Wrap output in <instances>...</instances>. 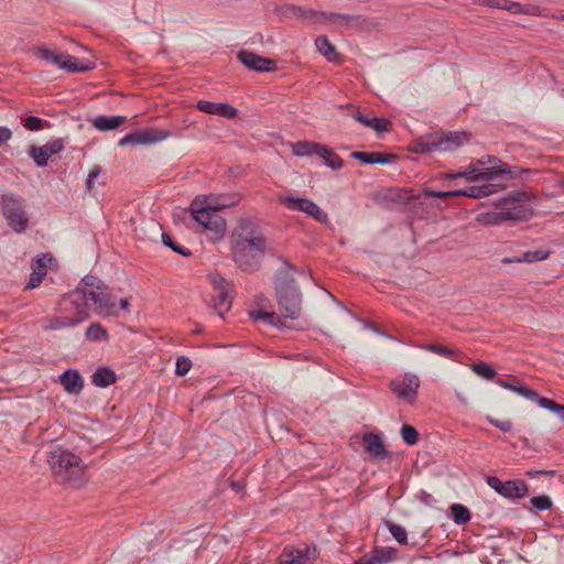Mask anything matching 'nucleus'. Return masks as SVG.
<instances>
[{"mask_svg": "<svg viewBox=\"0 0 564 564\" xmlns=\"http://www.w3.org/2000/svg\"><path fill=\"white\" fill-rule=\"evenodd\" d=\"M481 160H484L486 163H485V166H494V165H497L501 169H506V164H503L499 159H497L496 156H487V158H482Z\"/></svg>", "mask_w": 564, "mask_h": 564, "instance_id": "864d4df0", "label": "nucleus"}, {"mask_svg": "<svg viewBox=\"0 0 564 564\" xmlns=\"http://www.w3.org/2000/svg\"><path fill=\"white\" fill-rule=\"evenodd\" d=\"M423 348L427 351L437 354L445 358L455 359L456 351L446 346L436 345V344H427V345L423 346Z\"/></svg>", "mask_w": 564, "mask_h": 564, "instance_id": "79ce46f5", "label": "nucleus"}, {"mask_svg": "<svg viewBox=\"0 0 564 564\" xmlns=\"http://www.w3.org/2000/svg\"><path fill=\"white\" fill-rule=\"evenodd\" d=\"M88 300L94 302L97 314L101 316L118 315V305L106 285L99 291L76 289L64 295L65 304L69 303L72 306L79 308L88 310Z\"/></svg>", "mask_w": 564, "mask_h": 564, "instance_id": "39448f33", "label": "nucleus"}, {"mask_svg": "<svg viewBox=\"0 0 564 564\" xmlns=\"http://www.w3.org/2000/svg\"><path fill=\"white\" fill-rule=\"evenodd\" d=\"M129 300L128 299H121L120 302H119V306H118V311L119 310H123V311H128L129 310Z\"/></svg>", "mask_w": 564, "mask_h": 564, "instance_id": "052dcab7", "label": "nucleus"}, {"mask_svg": "<svg viewBox=\"0 0 564 564\" xmlns=\"http://www.w3.org/2000/svg\"><path fill=\"white\" fill-rule=\"evenodd\" d=\"M549 257V251L540 249L533 251H527L521 257H508L502 260L503 263H532L536 261L545 260Z\"/></svg>", "mask_w": 564, "mask_h": 564, "instance_id": "cd10ccee", "label": "nucleus"}, {"mask_svg": "<svg viewBox=\"0 0 564 564\" xmlns=\"http://www.w3.org/2000/svg\"><path fill=\"white\" fill-rule=\"evenodd\" d=\"M390 121L383 118L369 117L366 121L365 127L371 128L377 132H384L390 129Z\"/></svg>", "mask_w": 564, "mask_h": 564, "instance_id": "c03bdc74", "label": "nucleus"}, {"mask_svg": "<svg viewBox=\"0 0 564 564\" xmlns=\"http://www.w3.org/2000/svg\"><path fill=\"white\" fill-rule=\"evenodd\" d=\"M36 54L40 58H43V59L47 61L48 63L59 67L63 54L50 51L45 47H39L36 51Z\"/></svg>", "mask_w": 564, "mask_h": 564, "instance_id": "a19ab883", "label": "nucleus"}, {"mask_svg": "<svg viewBox=\"0 0 564 564\" xmlns=\"http://www.w3.org/2000/svg\"><path fill=\"white\" fill-rule=\"evenodd\" d=\"M204 204L205 200H193L189 207L191 214L204 229L212 231L217 240L226 231V220L215 210H208V206Z\"/></svg>", "mask_w": 564, "mask_h": 564, "instance_id": "6e6552de", "label": "nucleus"}, {"mask_svg": "<svg viewBox=\"0 0 564 564\" xmlns=\"http://www.w3.org/2000/svg\"><path fill=\"white\" fill-rule=\"evenodd\" d=\"M392 560V553L386 549H376L373 552L361 556L354 564H387Z\"/></svg>", "mask_w": 564, "mask_h": 564, "instance_id": "bb28decb", "label": "nucleus"}, {"mask_svg": "<svg viewBox=\"0 0 564 564\" xmlns=\"http://www.w3.org/2000/svg\"><path fill=\"white\" fill-rule=\"evenodd\" d=\"M94 183H95V180L90 178V177H87L86 180V188L87 191H91L94 188Z\"/></svg>", "mask_w": 564, "mask_h": 564, "instance_id": "e2e57ef3", "label": "nucleus"}, {"mask_svg": "<svg viewBox=\"0 0 564 564\" xmlns=\"http://www.w3.org/2000/svg\"><path fill=\"white\" fill-rule=\"evenodd\" d=\"M105 286V283L94 275H86L83 278L79 286L77 289L84 290H96L99 291Z\"/></svg>", "mask_w": 564, "mask_h": 564, "instance_id": "a18cd8bd", "label": "nucleus"}, {"mask_svg": "<svg viewBox=\"0 0 564 564\" xmlns=\"http://www.w3.org/2000/svg\"><path fill=\"white\" fill-rule=\"evenodd\" d=\"M286 264V270L280 272L276 282L279 311L285 318L297 319L301 315L302 296L295 285V269Z\"/></svg>", "mask_w": 564, "mask_h": 564, "instance_id": "20e7f679", "label": "nucleus"}, {"mask_svg": "<svg viewBox=\"0 0 564 564\" xmlns=\"http://www.w3.org/2000/svg\"><path fill=\"white\" fill-rule=\"evenodd\" d=\"M531 505L538 510H547L552 506V501L549 496H536L531 498Z\"/></svg>", "mask_w": 564, "mask_h": 564, "instance_id": "3c124183", "label": "nucleus"}, {"mask_svg": "<svg viewBox=\"0 0 564 564\" xmlns=\"http://www.w3.org/2000/svg\"><path fill=\"white\" fill-rule=\"evenodd\" d=\"M234 261L247 272L254 271L267 251V239L260 227L250 219H242L231 234Z\"/></svg>", "mask_w": 564, "mask_h": 564, "instance_id": "f03ea898", "label": "nucleus"}, {"mask_svg": "<svg viewBox=\"0 0 564 564\" xmlns=\"http://www.w3.org/2000/svg\"><path fill=\"white\" fill-rule=\"evenodd\" d=\"M292 152L296 156H307L312 154H327L326 148L310 141H299L292 144Z\"/></svg>", "mask_w": 564, "mask_h": 564, "instance_id": "a878e982", "label": "nucleus"}, {"mask_svg": "<svg viewBox=\"0 0 564 564\" xmlns=\"http://www.w3.org/2000/svg\"><path fill=\"white\" fill-rule=\"evenodd\" d=\"M412 150L416 153L437 152L433 134H429L419 139L412 145Z\"/></svg>", "mask_w": 564, "mask_h": 564, "instance_id": "473e14b6", "label": "nucleus"}, {"mask_svg": "<svg viewBox=\"0 0 564 564\" xmlns=\"http://www.w3.org/2000/svg\"><path fill=\"white\" fill-rule=\"evenodd\" d=\"M484 160H478L476 163H473L465 167L463 171L457 173H447L446 177L456 178L464 177L468 182L479 183L485 182L481 185H473L463 189L449 191V192H437L432 189H424L417 198L421 196L425 197H454V196H466L471 198H481L489 196L496 193L499 188L503 187V184L499 182V180L510 174L508 169H501L497 165L494 166H485Z\"/></svg>", "mask_w": 564, "mask_h": 564, "instance_id": "f257e3e1", "label": "nucleus"}, {"mask_svg": "<svg viewBox=\"0 0 564 564\" xmlns=\"http://www.w3.org/2000/svg\"><path fill=\"white\" fill-rule=\"evenodd\" d=\"M352 118L360 122L361 124L365 126L366 121L369 120V116L367 115H364L361 111L357 110L354 115H352Z\"/></svg>", "mask_w": 564, "mask_h": 564, "instance_id": "6e6d98bb", "label": "nucleus"}, {"mask_svg": "<svg viewBox=\"0 0 564 564\" xmlns=\"http://www.w3.org/2000/svg\"><path fill=\"white\" fill-rule=\"evenodd\" d=\"M45 121L39 117L30 116L23 121V126L31 131H39L44 128Z\"/></svg>", "mask_w": 564, "mask_h": 564, "instance_id": "09e8293b", "label": "nucleus"}, {"mask_svg": "<svg viewBox=\"0 0 564 564\" xmlns=\"http://www.w3.org/2000/svg\"><path fill=\"white\" fill-rule=\"evenodd\" d=\"M497 383H498L500 387H502V388H505V389H508V390H510V391H513V392H516V389H517V387H518V386L511 384L510 382H508V381H506V380H503V379H498V380H497Z\"/></svg>", "mask_w": 564, "mask_h": 564, "instance_id": "4d7b16f0", "label": "nucleus"}, {"mask_svg": "<svg viewBox=\"0 0 564 564\" xmlns=\"http://www.w3.org/2000/svg\"><path fill=\"white\" fill-rule=\"evenodd\" d=\"M59 382L69 394H79L84 388V379L77 370H66L59 377Z\"/></svg>", "mask_w": 564, "mask_h": 564, "instance_id": "b1692460", "label": "nucleus"}, {"mask_svg": "<svg viewBox=\"0 0 564 564\" xmlns=\"http://www.w3.org/2000/svg\"><path fill=\"white\" fill-rule=\"evenodd\" d=\"M281 204L285 205L291 210L303 212L310 217L319 223H326L328 219L327 214L313 200L308 198H296L293 196H285L280 198Z\"/></svg>", "mask_w": 564, "mask_h": 564, "instance_id": "ddd939ff", "label": "nucleus"}, {"mask_svg": "<svg viewBox=\"0 0 564 564\" xmlns=\"http://www.w3.org/2000/svg\"><path fill=\"white\" fill-rule=\"evenodd\" d=\"M95 62L88 58H79L68 54L62 55L59 68L69 73H84L95 68Z\"/></svg>", "mask_w": 564, "mask_h": 564, "instance_id": "412c9836", "label": "nucleus"}, {"mask_svg": "<svg viewBox=\"0 0 564 564\" xmlns=\"http://www.w3.org/2000/svg\"><path fill=\"white\" fill-rule=\"evenodd\" d=\"M62 311L65 313L74 311V315L48 317L45 322V329L59 330L67 327H75L90 316L89 310L83 307H74L69 303L65 304L64 300L62 301Z\"/></svg>", "mask_w": 564, "mask_h": 564, "instance_id": "9d476101", "label": "nucleus"}, {"mask_svg": "<svg viewBox=\"0 0 564 564\" xmlns=\"http://www.w3.org/2000/svg\"><path fill=\"white\" fill-rule=\"evenodd\" d=\"M354 159L359 160L362 163L371 164V163H387L384 154L378 152H352L350 154Z\"/></svg>", "mask_w": 564, "mask_h": 564, "instance_id": "f704fd0d", "label": "nucleus"}, {"mask_svg": "<svg viewBox=\"0 0 564 564\" xmlns=\"http://www.w3.org/2000/svg\"><path fill=\"white\" fill-rule=\"evenodd\" d=\"M1 208L8 225L17 232H22L29 225V218L25 212L24 199L13 195L2 196Z\"/></svg>", "mask_w": 564, "mask_h": 564, "instance_id": "1a4fd4ad", "label": "nucleus"}, {"mask_svg": "<svg viewBox=\"0 0 564 564\" xmlns=\"http://www.w3.org/2000/svg\"><path fill=\"white\" fill-rule=\"evenodd\" d=\"M94 183H95V180L90 178V177H87L86 180V188L87 191H91L94 188Z\"/></svg>", "mask_w": 564, "mask_h": 564, "instance_id": "0e129e2a", "label": "nucleus"}, {"mask_svg": "<svg viewBox=\"0 0 564 564\" xmlns=\"http://www.w3.org/2000/svg\"><path fill=\"white\" fill-rule=\"evenodd\" d=\"M238 58L248 68L258 72H271L276 67L274 61L262 57L249 51L239 52Z\"/></svg>", "mask_w": 564, "mask_h": 564, "instance_id": "aec40b11", "label": "nucleus"}, {"mask_svg": "<svg viewBox=\"0 0 564 564\" xmlns=\"http://www.w3.org/2000/svg\"><path fill=\"white\" fill-rule=\"evenodd\" d=\"M232 488H234L235 490H238L239 485H238V484H236V482H234V484H232Z\"/></svg>", "mask_w": 564, "mask_h": 564, "instance_id": "774afa93", "label": "nucleus"}, {"mask_svg": "<svg viewBox=\"0 0 564 564\" xmlns=\"http://www.w3.org/2000/svg\"><path fill=\"white\" fill-rule=\"evenodd\" d=\"M539 405L552 413H554L561 421L564 422V405H561L552 399L541 398Z\"/></svg>", "mask_w": 564, "mask_h": 564, "instance_id": "4c0bfd02", "label": "nucleus"}, {"mask_svg": "<svg viewBox=\"0 0 564 564\" xmlns=\"http://www.w3.org/2000/svg\"><path fill=\"white\" fill-rule=\"evenodd\" d=\"M555 18H556V19H560V20H562V21H564V13H563V14H561V15H556Z\"/></svg>", "mask_w": 564, "mask_h": 564, "instance_id": "338daca9", "label": "nucleus"}, {"mask_svg": "<svg viewBox=\"0 0 564 564\" xmlns=\"http://www.w3.org/2000/svg\"><path fill=\"white\" fill-rule=\"evenodd\" d=\"M488 422L501 430L502 432H510L512 429V422L510 420H499L495 417H488Z\"/></svg>", "mask_w": 564, "mask_h": 564, "instance_id": "603ef678", "label": "nucleus"}, {"mask_svg": "<svg viewBox=\"0 0 564 564\" xmlns=\"http://www.w3.org/2000/svg\"><path fill=\"white\" fill-rule=\"evenodd\" d=\"M64 142L62 139L52 140L44 145H30L28 150L29 156L36 163L37 166H46L48 160L62 152Z\"/></svg>", "mask_w": 564, "mask_h": 564, "instance_id": "f3484780", "label": "nucleus"}, {"mask_svg": "<svg viewBox=\"0 0 564 564\" xmlns=\"http://www.w3.org/2000/svg\"><path fill=\"white\" fill-rule=\"evenodd\" d=\"M544 473H545V471H543V470L534 471V475H535V474H536V475H538V474H544ZM528 475H533V473L529 471V473H528Z\"/></svg>", "mask_w": 564, "mask_h": 564, "instance_id": "69168bd1", "label": "nucleus"}, {"mask_svg": "<svg viewBox=\"0 0 564 564\" xmlns=\"http://www.w3.org/2000/svg\"><path fill=\"white\" fill-rule=\"evenodd\" d=\"M533 208L530 196L525 192H512L505 199L499 212L485 215V223L498 225L505 220H527L531 217Z\"/></svg>", "mask_w": 564, "mask_h": 564, "instance_id": "423d86ee", "label": "nucleus"}, {"mask_svg": "<svg viewBox=\"0 0 564 564\" xmlns=\"http://www.w3.org/2000/svg\"><path fill=\"white\" fill-rule=\"evenodd\" d=\"M317 556L318 551L315 546L307 544L297 547L286 546L279 557V564H314Z\"/></svg>", "mask_w": 564, "mask_h": 564, "instance_id": "f8f14e48", "label": "nucleus"}, {"mask_svg": "<svg viewBox=\"0 0 564 564\" xmlns=\"http://www.w3.org/2000/svg\"><path fill=\"white\" fill-rule=\"evenodd\" d=\"M401 436H402V440L408 445H415L419 441V433H417L416 429L409 424L402 425Z\"/></svg>", "mask_w": 564, "mask_h": 564, "instance_id": "37998d69", "label": "nucleus"}, {"mask_svg": "<svg viewBox=\"0 0 564 564\" xmlns=\"http://www.w3.org/2000/svg\"><path fill=\"white\" fill-rule=\"evenodd\" d=\"M392 391L400 398L412 403L417 395L420 379L416 375L405 373L390 382Z\"/></svg>", "mask_w": 564, "mask_h": 564, "instance_id": "dca6fc26", "label": "nucleus"}, {"mask_svg": "<svg viewBox=\"0 0 564 564\" xmlns=\"http://www.w3.org/2000/svg\"><path fill=\"white\" fill-rule=\"evenodd\" d=\"M55 477L62 482L80 486L85 481V466L74 453L62 447H54L46 459Z\"/></svg>", "mask_w": 564, "mask_h": 564, "instance_id": "7ed1b4c3", "label": "nucleus"}, {"mask_svg": "<svg viewBox=\"0 0 564 564\" xmlns=\"http://www.w3.org/2000/svg\"><path fill=\"white\" fill-rule=\"evenodd\" d=\"M174 251L183 254V256H187L188 253L185 251V249L176 243H174V248H172Z\"/></svg>", "mask_w": 564, "mask_h": 564, "instance_id": "680f3d73", "label": "nucleus"}, {"mask_svg": "<svg viewBox=\"0 0 564 564\" xmlns=\"http://www.w3.org/2000/svg\"><path fill=\"white\" fill-rule=\"evenodd\" d=\"M126 120L123 116H98L93 120V126L100 131H108L120 127Z\"/></svg>", "mask_w": 564, "mask_h": 564, "instance_id": "c85d7f7f", "label": "nucleus"}, {"mask_svg": "<svg viewBox=\"0 0 564 564\" xmlns=\"http://www.w3.org/2000/svg\"><path fill=\"white\" fill-rule=\"evenodd\" d=\"M215 291L214 307L218 315L223 317L231 307V295L229 293V284L223 278L214 279Z\"/></svg>", "mask_w": 564, "mask_h": 564, "instance_id": "6ab92c4d", "label": "nucleus"}, {"mask_svg": "<svg viewBox=\"0 0 564 564\" xmlns=\"http://www.w3.org/2000/svg\"><path fill=\"white\" fill-rule=\"evenodd\" d=\"M284 17H296L310 20L315 23L330 22L339 26H357L361 22L360 17L338 14V13H324L314 12L312 10L302 9L295 6H286L282 10Z\"/></svg>", "mask_w": 564, "mask_h": 564, "instance_id": "0eeeda50", "label": "nucleus"}, {"mask_svg": "<svg viewBox=\"0 0 564 564\" xmlns=\"http://www.w3.org/2000/svg\"><path fill=\"white\" fill-rule=\"evenodd\" d=\"M46 275V265L42 259H37L34 267L33 272L31 274L30 282L28 288L34 289L42 282V279Z\"/></svg>", "mask_w": 564, "mask_h": 564, "instance_id": "c9c22d12", "label": "nucleus"}, {"mask_svg": "<svg viewBox=\"0 0 564 564\" xmlns=\"http://www.w3.org/2000/svg\"><path fill=\"white\" fill-rule=\"evenodd\" d=\"M364 446L366 452L375 459H383L387 457L388 452L384 447L383 441L379 435L368 433L364 435Z\"/></svg>", "mask_w": 564, "mask_h": 564, "instance_id": "5701e85b", "label": "nucleus"}, {"mask_svg": "<svg viewBox=\"0 0 564 564\" xmlns=\"http://www.w3.org/2000/svg\"><path fill=\"white\" fill-rule=\"evenodd\" d=\"M192 367V361L186 357H178L176 360L175 372L177 376H185L188 373Z\"/></svg>", "mask_w": 564, "mask_h": 564, "instance_id": "8fccbe9b", "label": "nucleus"}, {"mask_svg": "<svg viewBox=\"0 0 564 564\" xmlns=\"http://www.w3.org/2000/svg\"><path fill=\"white\" fill-rule=\"evenodd\" d=\"M197 109L205 113L218 115L228 119H231L237 115V109L230 105L224 102H213L208 100H199L197 102Z\"/></svg>", "mask_w": 564, "mask_h": 564, "instance_id": "4be33fe9", "label": "nucleus"}, {"mask_svg": "<svg viewBox=\"0 0 564 564\" xmlns=\"http://www.w3.org/2000/svg\"><path fill=\"white\" fill-rule=\"evenodd\" d=\"M85 335L86 338L91 341H105L109 338L107 329L99 323H94L87 327Z\"/></svg>", "mask_w": 564, "mask_h": 564, "instance_id": "72a5a7b5", "label": "nucleus"}, {"mask_svg": "<svg viewBox=\"0 0 564 564\" xmlns=\"http://www.w3.org/2000/svg\"><path fill=\"white\" fill-rule=\"evenodd\" d=\"M100 173H101V167L95 166L94 169L90 170L88 177L95 180L100 175Z\"/></svg>", "mask_w": 564, "mask_h": 564, "instance_id": "13d9d810", "label": "nucleus"}, {"mask_svg": "<svg viewBox=\"0 0 564 564\" xmlns=\"http://www.w3.org/2000/svg\"><path fill=\"white\" fill-rule=\"evenodd\" d=\"M433 135L436 144V150L440 153L453 152L469 141V134L466 132H441L434 133Z\"/></svg>", "mask_w": 564, "mask_h": 564, "instance_id": "a211bd4d", "label": "nucleus"}, {"mask_svg": "<svg viewBox=\"0 0 564 564\" xmlns=\"http://www.w3.org/2000/svg\"><path fill=\"white\" fill-rule=\"evenodd\" d=\"M485 2L494 8L507 10L513 14H527L533 17H547V9L533 3H520L509 0H485Z\"/></svg>", "mask_w": 564, "mask_h": 564, "instance_id": "2eb2a0df", "label": "nucleus"}, {"mask_svg": "<svg viewBox=\"0 0 564 564\" xmlns=\"http://www.w3.org/2000/svg\"><path fill=\"white\" fill-rule=\"evenodd\" d=\"M516 392L528 400L535 401L538 404L539 400H541L542 398L538 394L535 390L524 386H518Z\"/></svg>", "mask_w": 564, "mask_h": 564, "instance_id": "de8ad7c7", "label": "nucleus"}, {"mask_svg": "<svg viewBox=\"0 0 564 564\" xmlns=\"http://www.w3.org/2000/svg\"><path fill=\"white\" fill-rule=\"evenodd\" d=\"M327 154H319L318 156L323 158L326 164L333 170H338L343 166V160L336 155L333 150L326 148Z\"/></svg>", "mask_w": 564, "mask_h": 564, "instance_id": "49530a36", "label": "nucleus"}, {"mask_svg": "<svg viewBox=\"0 0 564 564\" xmlns=\"http://www.w3.org/2000/svg\"><path fill=\"white\" fill-rule=\"evenodd\" d=\"M162 241L165 246H169L170 248H174V242L172 238L167 234H162Z\"/></svg>", "mask_w": 564, "mask_h": 564, "instance_id": "bf43d9fd", "label": "nucleus"}, {"mask_svg": "<svg viewBox=\"0 0 564 564\" xmlns=\"http://www.w3.org/2000/svg\"><path fill=\"white\" fill-rule=\"evenodd\" d=\"M451 512H452L454 521L457 524H463L470 520V512H469L468 508H466L465 506H463L460 503L452 505Z\"/></svg>", "mask_w": 564, "mask_h": 564, "instance_id": "e433bc0d", "label": "nucleus"}, {"mask_svg": "<svg viewBox=\"0 0 564 564\" xmlns=\"http://www.w3.org/2000/svg\"><path fill=\"white\" fill-rule=\"evenodd\" d=\"M471 370L476 375H478V376H480V377H482L485 379H488V380L494 379L495 376H496L495 369L491 366H489L488 364H485V362L473 364L471 365Z\"/></svg>", "mask_w": 564, "mask_h": 564, "instance_id": "ea45409f", "label": "nucleus"}, {"mask_svg": "<svg viewBox=\"0 0 564 564\" xmlns=\"http://www.w3.org/2000/svg\"><path fill=\"white\" fill-rule=\"evenodd\" d=\"M171 133L167 130L158 128L140 129L129 133L119 140L120 147L126 145H150L169 139Z\"/></svg>", "mask_w": 564, "mask_h": 564, "instance_id": "9b49d317", "label": "nucleus"}, {"mask_svg": "<svg viewBox=\"0 0 564 564\" xmlns=\"http://www.w3.org/2000/svg\"><path fill=\"white\" fill-rule=\"evenodd\" d=\"M387 528L395 541L403 545L408 544V533L402 525L393 522H387Z\"/></svg>", "mask_w": 564, "mask_h": 564, "instance_id": "58836bf2", "label": "nucleus"}, {"mask_svg": "<svg viewBox=\"0 0 564 564\" xmlns=\"http://www.w3.org/2000/svg\"><path fill=\"white\" fill-rule=\"evenodd\" d=\"M315 46L318 52L323 54L328 61L333 62L337 58L335 46L328 41L326 36H318L315 40Z\"/></svg>", "mask_w": 564, "mask_h": 564, "instance_id": "2f4dec72", "label": "nucleus"}, {"mask_svg": "<svg viewBox=\"0 0 564 564\" xmlns=\"http://www.w3.org/2000/svg\"><path fill=\"white\" fill-rule=\"evenodd\" d=\"M12 138V131L7 127H0V144L8 142Z\"/></svg>", "mask_w": 564, "mask_h": 564, "instance_id": "5fc2aeb1", "label": "nucleus"}, {"mask_svg": "<svg viewBox=\"0 0 564 564\" xmlns=\"http://www.w3.org/2000/svg\"><path fill=\"white\" fill-rule=\"evenodd\" d=\"M250 317L256 322L261 321L269 325H274L279 328L284 326V323L280 321V317L273 311H265L263 308L253 310L250 312Z\"/></svg>", "mask_w": 564, "mask_h": 564, "instance_id": "c756f323", "label": "nucleus"}, {"mask_svg": "<svg viewBox=\"0 0 564 564\" xmlns=\"http://www.w3.org/2000/svg\"><path fill=\"white\" fill-rule=\"evenodd\" d=\"M93 383L100 388H106L115 382L116 375L108 368H100L93 375Z\"/></svg>", "mask_w": 564, "mask_h": 564, "instance_id": "7c9ffc66", "label": "nucleus"}, {"mask_svg": "<svg viewBox=\"0 0 564 564\" xmlns=\"http://www.w3.org/2000/svg\"><path fill=\"white\" fill-rule=\"evenodd\" d=\"M486 481L490 488L506 498H522L528 492V486L521 479L501 481L495 476H489Z\"/></svg>", "mask_w": 564, "mask_h": 564, "instance_id": "4468645a", "label": "nucleus"}, {"mask_svg": "<svg viewBox=\"0 0 564 564\" xmlns=\"http://www.w3.org/2000/svg\"><path fill=\"white\" fill-rule=\"evenodd\" d=\"M239 199L240 198L238 196H234V197L219 196L218 197L215 195H210V196L200 195V196H197L194 200H205L204 205L208 206V210H215V213H218L221 209H225L227 207L236 205L239 202Z\"/></svg>", "mask_w": 564, "mask_h": 564, "instance_id": "393cba45", "label": "nucleus"}]
</instances>
